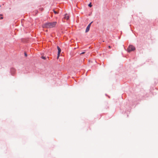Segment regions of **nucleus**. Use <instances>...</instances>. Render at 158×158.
Returning <instances> with one entry per match:
<instances>
[{"mask_svg":"<svg viewBox=\"0 0 158 158\" xmlns=\"http://www.w3.org/2000/svg\"><path fill=\"white\" fill-rule=\"evenodd\" d=\"M56 23V22L52 23H47L44 24V27L47 28H52L54 27Z\"/></svg>","mask_w":158,"mask_h":158,"instance_id":"nucleus-1","label":"nucleus"},{"mask_svg":"<svg viewBox=\"0 0 158 158\" xmlns=\"http://www.w3.org/2000/svg\"><path fill=\"white\" fill-rule=\"evenodd\" d=\"M135 49V48L134 46L132 45H130L127 49V51L128 52H130L131 51H134Z\"/></svg>","mask_w":158,"mask_h":158,"instance_id":"nucleus-2","label":"nucleus"},{"mask_svg":"<svg viewBox=\"0 0 158 158\" xmlns=\"http://www.w3.org/2000/svg\"><path fill=\"white\" fill-rule=\"evenodd\" d=\"M93 23V22H91L87 26V27L86 28V30H85L86 32H87L89 31L90 26L91 25V23Z\"/></svg>","mask_w":158,"mask_h":158,"instance_id":"nucleus-3","label":"nucleus"},{"mask_svg":"<svg viewBox=\"0 0 158 158\" xmlns=\"http://www.w3.org/2000/svg\"><path fill=\"white\" fill-rule=\"evenodd\" d=\"M10 72L12 75H13L15 72V70L14 68H11L10 69Z\"/></svg>","mask_w":158,"mask_h":158,"instance_id":"nucleus-4","label":"nucleus"},{"mask_svg":"<svg viewBox=\"0 0 158 158\" xmlns=\"http://www.w3.org/2000/svg\"><path fill=\"white\" fill-rule=\"evenodd\" d=\"M57 48L58 50V52H59V53H60V52H61V49L58 46H57Z\"/></svg>","mask_w":158,"mask_h":158,"instance_id":"nucleus-5","label":"nucleus"},{"mask_svg":"<svg viewBox=\"0 0 158 158\" xmlns=\"http://www.w3.org/2000/svg\"><path fill=\"white\" fill-rule=\"evenodd\" d=\"M65 19L68 20L69 18V16L67 15H65V17H64Z\"/></svg>","mask_w":158,"mask_h":158,"instance_id":"nucleus-6","label":"nucleus"},{"mask_svg":"<svg viewBox=\"0 0 158 158\" xmlns=\"http://www.w3.org/2000/svg\"><path fill=\"white\" fill-rule=\"evenodd\" d=\"M60 53H59V52H58V53H57V59H58L59 57L60 56Z\"/></svg>","mask_w":158,"mask_h":158,"instance_id":"nucleus-7","label":"nucleus"},{"mask_svg":"<svg viewBox=\"0 0 158 158\" xmlns=\"http://www.w3.org/2000/svg\"><path fill=\"white\" fill-rule=\"evenodd\" d=\"M2 15H0V20L2 19H3V17L2 16Z\"/></svg>","mask_w":158,"mask_h":158,"instance_id":"nucleus-8","label":"nucleus"},{"mask_svg":"<svg viewBox=\"0 0 158 158\" xmlns=\"http://www.w3.org/2000/svg\"><path fill=\"white\" fill-rule=\"evenodd\" d=\"M88 6L89 7H91L92 6V5H91V3H90L89 4Z\"/></svg>","mask_w":158,"mask_h":158,"instance_id":"nucleus-9","label":"nucleus"},{"mask_svg":"<svg viewBox=\"0 0 158 158\" xmlns=\"http://www.w3.org/2000/svg\"><path fill=\"white\" fill-rule=\"evenodd\" d=\"M53 12H54V13L56 14L58 13L57 12V11H56L55 10H53Z\"/></svg>","mask_w":158,"mask_h":158,"instance_id":"nucleus-10","label":"nucleus"},{"mask_svg":"<svg viewBox=\"0 0 158 158\" xmlns=\"http://www.w3.org/2000/svg\"><path fill=\"white\" fill-rule=\"evenodd\" d=\"M41 58L44 60H45L46 59V57L44 56H42Z\"/></svg>","mask_w":158,"mask_h":158,"instance_id":"nucleus-11","label":"nucleus"},{"mask_svg":"<svg viewBox=\"0 0 158 158\" xmlns=\"http://www.w3.org/2000/svg\"><path fill=\"white\" fill-rule=\"evenodd\" d=\"M24 54H25V56H27V54H26V53L25 52Z\"/></svg>","mask_w":158,"mask_h":158,"instance_id":"nucleus-12","label":"nucleus"},{"mask_svg":"<svg viewBox=\"0 0 158 158\" xmlns=\"http://www.w3.org/2000/svg\"><path fill=\"white\" fill-rule=\"evenodd\" d=\"M84 53H85V52H81V53H80V54H83Z\"/></svg>","mask_w":158,"mask_h":158,"instance_id":"nucleus-13","label":"nucleus"},{"mask_svg":"<svg viewBox=\"0 0 158 158\" xmlns=\"http://www.w3.org/2000/svg\"><path fill=\"white\" fill-rule=\"evenodd\" d=\"M108 47L109 48H111V47L110 46H109Z\"/></svg>","mask_w":158,"mask_h":158,"instance_id":"nucleus-14","label":"nucleus"}]
</instances>
